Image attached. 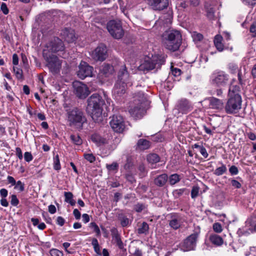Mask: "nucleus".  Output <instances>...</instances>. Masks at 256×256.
Listing matches in <instances>:
<instances>
[{"label":"nucleus","instance_id":"f257e3e1","mask_svg":"<svg viewBox=\"0 0 256 256\" xmlns=\"http://www.w3.org/2000/svg\"><path fill=\"white\" fill-rule=\"evenodd\" d=\"M110 102L111 100L104 92L102 95L94 94L87 100L86 111L95 122H100L103 120L104 108H107L110 105Z\"/></svg>","mask_w":256,"mask_h":256},{"label":"nucleus","instance_id":"f03ea898","mask_svg":"<svg viewBox=\"0 0 256 256\" xmlns=\"http://www.w3.org/2000/svg\"><path fill=\"white\" fill-rule=\"evenodd\" d=\"M162 40L164 46L166 49L176 52L179 49L182 44V37L180 31L169 30L163 34Z\"/></svg>","mask_w":256,"mask_h":256},{"label":"nucleus","instance_id":"7ed1b4c3","mask_svg":"<svg viewBox=\"0 0 256 256\" xmlns=\"http://www.w3.org/2000/svg\"><path fill=\"white\" fill-rule=\"evenodd\" d=\"M132 85V83L130 81L129 74L126 66L124 65L119 70L118 80L114 88V92L120 96L125 93L126 88L128 86H131Z\"/></svg>","mask_w":256,"mask_h":256},{"label":"nucleus","instance_id":"20e7f679","mask_svg":"<svg viewBox=\"0 0 256 256\" xmlns=\"http://www.w3.org/2000/svg\"><path fill=\"white\" fill-rule=\"evenodd\" d=\"M68 120L70 126H76L82 128L84 124L87 122L86 118L82 110L74 108L68 111Z\"/></svg>","mask_w":256,"mask_h":256},{"label":"nucleus","instance_id":"39448f33","mask_svg":"<svg viewBox=\"0 0 256 256\" xmlns=\"http://www.w3.org/2000/svg\"><path fill=\"white\" fill-rule=\"evenodd\" d=\"M165 56L162 55L152 56L144 58V62L140 65V68L144 71L150 70L154 68H160L165 63Z\"/></svg>","mask_w":256,"mask_h":256},{"label":"nucleus","instance_id":"423d86ee","mask_svg":"<svg viewBox=\"0 0 256 256\" xmlns=\"http://www.w3.org/2000/svg\"><path fill=\"white\" fill-rule=\"evenodd\" d=\"M242 104V99L240 94H236L234 96H229L224 106L225 112L228 114H236L241 109Z\"/></svg>","mask_w":256,"mask_h":256},{"label":"nucleus","instance_id":"0eeeda50","mask_svg":"<svg viewBox=\"0 0 256 256\" xmlns=\"http://www.w3.org/2000/svg\"><path fill=\"white\" fill-rule=\"evenodd\" d=\"M138 96L140 98H138V103L136 106L132 107L129 112L130 115L135 118H140L144 115L146 112V110L144 107V102L146 100L144 94L143 92H139L138 93Z\"/></svg>","mask_w":256,"mask_h":256},{"label":"nucleus","instance_id":"6e6552de","mask_svg":"<svg viewBox=\"0 0 256 256\" xmlns=\"http://www.w3.org/2000/svg\"><path fill=\"white\" fill-rule=\"evenodd\" d=\"M106 28L110 34L116 39L121 38L124 34L122 22L120 20H111L106 25Z\"/></svg>","mask_w":256,"mask_h":256},{"label":"nucleus","instance_id":"1a4fd4ad","mask_svg":"<svg viewBox=\"0 0 256 256\" xmlns=\"http://www.w3.org/2000/svg\"><path fill=\"white\" fill-rule=\"evenodd\" d=\"M44 57L46 62V66L49 70L53 74H56L60 72L62 67V62L58 58L53 54L46 56V54L44 53Z\"/></svg>","mask_w":256,"mask_h":256},{"label":"nucleus","instance_id":"9d476101","mask_svg":"<svg viewBox=\"0 0 256 256\" xmlns=\"http://www.w3.org/2000/svg\"><path fill=\"white\" fill-rule=\"evenodd\" d=\"M110 118V124L113 130L118 133L122 132L126 128L122 117L120 115H114Z\"/></svg>","mask_w":256,"mask_h":256},{"label":"nucleus","instance_id":"9b49d317","mask_svg":"<svg viewBox=\"0 0 256 256\" xmlns=\"http://www.w3.org/2000/svg\"><path fill=\"white\" fill-rule=\"evenodd\" d=\"M91 56L95 61H104L107 57V48L104 44H100L93 52Z\"/></svg>","mask_w":256,"mask_h":256},{"label":"nucleus","instance_id":"f8f14e48","mask_svg":"<svg viewBox=\"0 0 256 256\" xmlns=\"http://www.w3.org/2000/svg\"><path fill=\"white\" fill-rule=\"evenodd\" d=\"M93 67L90 66L86 62H82L79 66V70L78 72V76L84 80L86 77L92 76Z\"/></svg>","mask_w":256,"mask_h":256},{"label":"nucleus","instance_id":"ddd939ff","mask_svg":"<svg viewBox=\"0 0 256 256\" xmlns=\"http://www.w3.org/2000/svg\"><path fill=\"white\" fill-rule=\"evenodd\" d=\"M228 80V75L222 71L214 72L212 76V82L219 86H226Z\"/></svg>","mask_w":256,"mask_h":256},{"label":"nucleus","instance_id":"4468645a","mask_svg":"<svg viewBox=\"0 0 256 256\" xmlns=\"http://www.w3.org/2000/svg\"><path fill=\"white\" fill-rule=\"evenodd\" d=\"M170 217L168 222L170 227L175 230L179 228L184 222L182 216L178 213H172Z\"/></svg>","mask_w":256,"mask_h":256},{"label":"nucleus","instance_id":"2eb2a0df","mask_svg":"<svg viewBox=\"0 0 256 256\" xmlns=\"http://www.w3.org/2000/svg\"><path fill=\"white\" fill-rule=\"evenodd\" d=\"M47 48L49 49V50L52 52L63 51L64 49V46L62 41L58 38H54V39L47 44Z\"/></svg>","mask_w":256,"mask_h":256},{"label":"nucleus","instance_id":"dca6fc26","mask_svg":"<svg viewBox=\"0 0 256 256\" xmlns=\"http://www.w3.org/2000/svg\"><path fill=\"white\" fill-rule=\"evenodd\" d=\"M76 95L80 98H86L89 94L87 86L82 82H76L74 84Z\"/></svg>","mask_w":256,"mask_h":256},{"label":"nucleus","instance_id":"f3484780","mask_svg":"<svg viewBox=\"0 0 256 256\" xmlns=\"http://www.w3.org/2000/svg\"><path fill=\"white\" fill-rule=\"evenodd\" d=\"M198 238L196 234H193L188 236L184 242L182 248L184 251H188L194 249Z\"/></svg>","mask_w":256,"mask_h":256},{"label":"nucleus","instance_id":"a211bd4d","mask_svg":"<svg viewBox=\"0 0 256 256\" xmlns=\"http://www.w3.org/2000/svg\"><path fill=\"white\" fill-rule=\"evenodd\" d=\"M177 108L178 111L183 114H188L192 110L190 102L186 99H182L178 102Z\"/></svg>","mask_w":256,"mask_h":256},{"label":"nucleus","instance_id":"6ab92c4d","mask_svg":"<svg viewBox=\"0 0 256 256\" xmlns=\"http://www.w3.org/2000/svg\"><path fill=\"white\" fill-rule=\"evenodd\" d=\"M148 3L154 10H162L168 6V0H148Z\"/></svg>","mask_w":256,"mask_h":256},{"label":"nucleus","instance_id":"aec40b11","mask_svg":"<svg viewBox=\"0 0 256 256\" xmlns=\"http://www.w3.org/2000/svg\"><path fill=\"white\" fill-rule=\"evenodd\" d=\"M61 35L65 40L68 43L74 42L76 38L74 31L72 28H65L62 30Z\"/></svg>","mask_w":256,"mask_h":256},{"label":"nucleus","instance_id":"412c9836","mask_svg":"<svg viewBox=\"0 0 256 256\" xmlns=\"http://www.w3.org/2000/svg\"><path fill=\"white\" fill-rule=\"evenodd\" d=\"M208 100L210 107L212 109L222 110L224 108L222 100L214 97H210L208 98Z\"/></svg>","mask_w":256,"mask_h":256},{"label":"nucleus","instance_id":"4be33fe9","mask_svg":"<svg viewBox=\"0 0 256 256\" xmlns=\"http://www.w3.org/2000/svg\"><path fill=\"white\" fill-rule=\"evenodd\" d=\"M151 146V142L144 138H140L138 140L136 146V149L139 150H148Z\"/></svg>","mask_w":256,"mask_h":256},{"label":"nucleus","instance_id":"5701e85b","mask_svg":"<svg viewBox=\"0 0 256 256\" xmlns=\"http://www.w3.org/2000/svg\"><path fill=\"white\" fill-rule=\"evenodd\" d=\"M168 180V176L166 174H163L157 176L154 179V184L158 186H164Z\"/></svg>","mask_w":256,"mask_h":256},{"label":"nucleus","instance_id":"b1692460","mask_svg":"<svg viewBox=\"0 0 256 256\" xmlns=\"http://www.w3.org/2000/svg\"><path fill=\"white\" fill-rule=\"evenodd\" d=\"M91 140L98 146H101L107 143L106 140L97 133L92 134Z\"/></svg>","mask_w":256,"mask_h":256},{"label":"nucleus","instance_id":"393cba45","mask_svg":"<svg viewBox=\"0 0 256 256\" xmlns=\"http://www.w3.org/2000/svg\"><path fill=\"white\" fill-rule=\"evenodd\" d=\"M118 218L122 227H126L129 226L131 222L128 216L123 212H120L118 214Z\"/></svg>","mask_w":256,"mask_h":256},{"label":"nucleus","instance_id":"a878e982","mask_svg":"<svg viewBox=\"0 0 256 256\" xmlns=\"http://www.w3.org/2000/svg\"><path fill=\"white\" fill-rule=\"evenodd\" d=\"M173 196L175 198H179L189 194V190L186 188L176 189L172 192Z\"/></svg>","mask_w":256,"mask_h":256},{"label":"nucleus","instance_id":"bb28decb","mask_svg":"<svg viewBox=\"0 0 256 256\" xmlns=\"http://www.w3.org/2000/svg\"><path fill=\"white\" fill-rule=\"evenodd\" d=\"M209 239L212 244L218 246L222 245L224 242L222 238L216 234L210 235Z\"/></svg>","mask_w":256,"mask_h":256},{"label":"nucleus","instance_id":"cd10ccee","mask_svg":"<svg viewBox=\"0 0 256 256\" xmlns=\"http://www.w3.org/2000/svg\"><path fill=\"white\" fill-rule=\"evenodd\" d=\"M240 89L239 86L230 83L228 90V96H234L236 94H240Z\"/></svg>","mask_w":256,"mask_h":256},{"label":"nucleus","instance_id":"c85d7f7f","mask_svg":"<svg viewBox=\"0 0 256 256\" xmlns=\"http://www.w3.org/2000/svg\"><path fill=\"white\" fill-rule=\"evenodd\" d=\"M101 73L104 75L106 77L112 74L113 71V68L110 64H104L101 70Z\"/></svg>","mask_w":256,"mask_h":256},{"label":"nucleus","instance_id":"c756f323","mask_svg":"<svg viewBox=\"0 0 256 256\" xmlns=\"http://www.w3.org/2000/svg\"><path fill=\"white\" fill-rule=\"evenodd\" d=\"M220 166L217 168L214 172V174L216 176H220L225 174L227 171V168L222 162H219Z\"/></svg>","mask_w":256,"mask_h":256},{"label":"nucleus","instance_id":"7c9ffc66","mask_svg":"<svg viewBox=\"0 0 256 256\" xmlns=\"http://www.w3.org/2000/svg\"><path fill=\"white\" fill-rule=\"evenodd\" d=\"M146 160L150 164H155L160 161V158L158 154L152 153L147 156Z\"/></svg>","mask_w":256,"mask_h":256},{"label":"nucleus","instance_id":"2f4dec72","mask_svg":"<svg viewBox=\"0 0 256 256\" xmlns=\"http://www.w3.org/2000/svg\"><path fill=\"white\" fill-rule=\"evenodd\" d=\"M64 201L68 203H69L72 206H74L76 204V201L73 199V194L71 192H64Z\"/></svg>","mask_w":256,"mask_h":256},{"label":"nucleus","instance_id":"473e14b6","mask_svg":"<svg viewBox=\"0 0 256 256\" xmlns=\"http://www.w3.org/2000/svg\"><path fill=\"white\" fill-rule=\"evenodd\" d=\"M192 148H196L198 149L201 154L204 158H208V154L207 152V151L206 149V148L202 145V144H195L192 146Z\"/></svg>","mask_w":256,"mask_h":256},{"label":"nucleus","instance_id":"72a5a7b5","mask_svg":"<svg viewBox=\"0 0 256 256\" xmlns=\"http://www.w3.org/2000/svg\"><path fill=\"white\" fill-rule=\"evenodd\" d=\"M149 226L146 222H143L141 226L138 229V234H146L148 232Z\"/></svg>","mask_w":256,"mask_h":256},{"label":"nucleus","instance_id":"f704fd0d","mask_svg":"<svg viewBox=\"0 0 256 256\" xmlns=\"http://www.w3.org/2000/svg\"><path fill=\"white\" fill-rule=\"evenodd\" d=\"M222 39V36H216L214 40V45L217 50L220 52H222L224 50V46L221 42Z\"/></svg>","mask_w":256,"mask_h":256},{"label":"nucleus","instance_id":"c9c22d12","mask_svg":"<svg viewBox=\"0 0 256 256\" xmlns=\"http://www.w3.org/2000/svg\"><path fill=\"white\" fill-rule=\"evenodd\" d=\"M147 208V205L144 203L138 202L136 204L134 207V210L138 212H140L142 210H145Z\"/></svg>","mask_w":256,"mask_h":256},{"label":"nucleus","instance_id":"e433bc0d","mask_svg":"<svg viewBox=\"0 0 256 256\" xmlns=\"http://www.w3.org/2000/svg\"><path fill=\"white\" fill-rule=\"evenodd\" d=\"M92 244L93 246L94 252L98 255H101L100 251V246L98 242V240L96 238L92 240Z\"/></svg>","mask_w":256,"mask_h":256},{"label":"nucleus","instance_id":"4c0bfd02","mask_svg":"<svg viewBox=\"0 0 256 256\" xmlns=\"http://www.w3.org/2000/svg\"><path fill=\"white\" fill-rule=\"evenodd\" d=\"M72 142L75 144L80 146L82 144V140L78 134H72L70 136Z\"/></svg>","mask_w":256,"mask_h":256},{"label":"nucleus","instance_id":"58836bf2","mask_svg":"<svg viewBox=\"0 0 256 256\" xmlns=\"http://www.w3.org/2000/svg\"><path fill=\"white\" fill-rule=\"evenodd\" d=\"M180 180V176L176 174H172L169 177V182L171 185H174Z\"/></svg>","mask_w":256,"mask_h":256},{"label":"nucleus","instance_id":"ea45409f","mask_svg":"<svg viewBox=\"0 0 256 256\" xmlns=\"http://www.w3.org/2000/svg\"><path fill=\"white\" fill-rule=\"evenodd\" d=\"M13 71L16 78L18 80L22 79L23 78L22 70L17 66L13 67Z\"/></svg>","mask_w":256,"mask_h":256},{"label":"nucleus","instance_id":"a19ab883","mask_svg":"<svg viewBox=\"0 0 256 256\" xmlns=\"http://www.w3.org/2000/svg\"><path fill=\"white\" fill-rule=\"evenodd\" d=\"M138 170L139 171V176L140 178H144L146 175L147 171L144 164H140L139 165Z\"/></svg>","mask_w":256,"mask_h":256},{"label":"nucleus","instance_id":"79ce46f5","mask_svg":"<svg viewBox=\"0 0 256 256\" xmlns=\"http://www.w3.org/2000/svg\"><path fill=\"white\" fill-rule=\"evenodd\" d=\"M54 168L56 170H59L61 168L58 154L56 155L54 158Z\"/></svg>","mask_w":256,"mask_h":256},{"label":"nucleus","instance_id":"37998d69","mask_svg":"<svg viewBox=\"0 0 256 256\" xmlns=\"http://www.w3.org/2000/svg\"><path fill=\"white\" fill-rule=\"evenodd\" d=\"M192 36L193 40L195 42H198L201 41L203 39V36L200 33H198L196 32H194L192 34Z\"/></svg>","mask_w":256,"mask_h":256},{"label":"nucleus","instance_id":"c03bdc74","mask_svg":"<svg viewBox=\"0 0 256 256\" xmlns=\"http://www.w3.org/2000/svg\"><path fill=\"white\" fill-rule=\"evenodd\" d=\"M89 227L93 228L94 231L96 233V236H98L100 234V231L98 226L94 222H90L89 224Z\"/></svg>","mask_w":256,"mask_h":256},{"label":"nucleus","instance_id":"a18cd8bd","mask_svg":"<svg viewBox=\"0 0 256 256\" xmlns=\"http://www.w3.org/2000/svg\"><path fill=\"white\" fill-rule=\"evenodd\" d=\"M112 240H114L117 246L120 250H122L124 248V244L121 240L120 235L118 236L112 238Z\"/></svg>","mask_w":256,"mask_h":256},{"label":"nucleus","instance_id":"49530a36","mask_svg":"<svg viewBox=\"0 0 256 256\" xmlns=\"http://www.w3.org/2000/svg\"><path fill=\"white\" fill-rule=\"evenodd\" d=\"M200 188L198 186H194L192 187L191 191V196L192 198L194 199L196 198L199 193Z\"/></svg>","mask_w":256,"mask_h":256},{"label":"nucleus","instance_id":"de8ad7c7","mask_svg":"<svg viewBox=\"0 0 256 256\" xmlns=\"http://www.w3.org/2000/svg\"><path fill=\"white\" fill-rule=\"evenodd\" d=\"M50 254L51 256H63V252L56 249V248H52L50 250Z\"/></svg>","mask_w":256,"mask_h":256},{"label":"nucleus","instance_id":"09e8293b","mask_svg":"<svg viewBox=\"0 0 256 256\" xmlns=\"http://www.w3.org/2000/svg\"><path fill=\"white\" fill-rule=\"evenodd\" d=\"M106 167L109 171H114L118 170V163L114 162L110 164H106Z\"/></svg>","mask_w":256,"mask_h":256},{"label":"nucleus","instance_id":"8fccbe9b","mask_svg":"<svg viewBox=\"0 0 256 256\" xmlns=\"http://www.w3.org/2000/svg\"><path fill=\"white\" fill-rule=\"evenodd\" d=\"M10 204L14 206H17L19 204V200L15 194H12L10 196Z\"/></svg>","mask_w":256,"mask_h":256},{"label":"nucleus","instance_id":"3c124183","mask_svg":"<svg viewBox=\"0 0 256 256\" xmlns=\"http://www.w3.org/2000/svg\"><path fill=\"white\" fill-rule=\"evenodd\" d=\"M228 69L230 72L232 74H236L238 70V66L234 64H228Z\"/></svg>","mask_w":256,"mask_h":256},{"label":"nucleus","instance_id":"603ef678","mask_svg":"<svg viewBox=\"0 0 256 256\" xmlns=\"http://www.w3.org/2000/svg\"><path fill=\"white\" fill-rule=\"evenodd\" d=\"M84 158L90 162H93L96 160L95 156L92 154H84Z\"/></svg>","mask_w":256,"mask_h":256},{"label":"nucleus","instance_id":"864d4df0","mask_svg":"<svg viewBox=\"0 0 256 256\" xmlns=\"http://www.w3.org/2000/svg\"><path fill=\"white\" fill-rule=\"evenodd\" d=\"M229 172L232 176L236 175L238 173V168L235 166H232L229 168Z\"/></svg>","mask_w":256,"mask_h":256},{"label":"nucleus","instance_id":"5fc2aeb1","mask_svg":"<svg viewBox=\"0 0 256 256\" xmlns=\"http://www.w3.org/2000/svg\"><path fill=\"white\" fill-rule=\"evenodd\" d=\"M213 229L216 232L219 233L222 231L221 224L218 222H216L213 224Z\"/></svg>","mask_w":256,"mask_h":256},{"label":"nucleus","instance_id":"6e6d98bb","mask_svg":"<svg viewBox=\"0 0 256 256\" xmlns=\"http://www.w3.org/2000/svg\"><path fill=\"white\" fill-rule=\"evenodd\" d=\"M24 158L26 162H30L33 159V156L30 152H26L24 154Z\"/></svg>","mask_w":256,"mask_h":256},{"label":"nucleus","instance_id":"4d7b16f0","mask_svg":"<svg viewBox=\"0 0 256 256\" xmlns=\"http://www.w3.org/2000/svg\"><path fill=\"white\" fill-rule=\"evenodd\" d=\"M231 182V184L232 186L236 188H240L242 186L241 184L238 182V180L232 179L230 180Z\"/></svg>","mask_w":256,"mask_h":256},{"label":"nucleus","instance_id":"13d9d810","mask_svg":"<svg viewBox=\"0 0 256 256\" xmlns=\"http://www.w3.org/2000/svg\"><path fill=\"white\" fill-rule=\"evenodd\" d=\"M16 185L14 188H18L20 192H22L24 190V184L21 181L18 180L17 182H16Z\"/></svg>","mask_w":256,"mask_h":256},{"label":"nucleus","instance_id":"bf43d9fd","mask_svg":"<svg viewBox=\"0 0 256 256\" xmlns=\"http://www.w3.org/2000/svg\"><path fill=\"white\" fill-rule=\"evenodd\" d=\"M250 31L253 34V36H256V22H253L250 26Z\"/></svg>","mask_w":256,"mask_h":256},{"label":"nucleus","instance_id":"052dcab7","mask_svg":"<svg viewBox=\"0 0 256 256\" xmlns=\"http://www.w3.org/2000/svg\"><path fill=\"white\" fill-rule=\"evenodd\" d=\"M0 10L2 12L3 14H8V13L9 12V10L7 7L6 4L4 2H2V4L1 6H0Z\"/></svg>","mask_w":256,"mask_h":256},{"label":"nucleus","instance_id":"680f3d73","mask_svg":"<svg viewBox=\"0 0 256 256\" xmlns=\"http://www.w3.org/2000/svg\"><path fill=\"white\" fill-rule=\"evenodd\" d=\"M110 232L112 238L120 235L117 228L114 227L111 228Z\"/></svg>","mask_w":256,"mask_h":256},{"label":"nucleus","instance_id":"e2e57ef3","mask_svg":"<svg viewBox=\"0 0 256 256\" xmlns=\"http://www.w3.org/2000/svg\"><path fill=\"white\" fill-rule=\"evenodd\" d=\"M207 16L210 20L214 18V12L212 8H210L208 10Z\"/></svg>","mask_w":256,"mask_h":256},{"label":"nucleus","instance_id":"0e129e2a","mask_svg":"<svg viewBox=\"0 0 256 256\" xmlns=\"http://www.w3.org/2000/svg\"><path fill=\"white\" fill-rule=\"evenodd\" d=\"M126 178L130 183L132 184L136 182L134 176L130 174H128L126 176Z\"/></svg>","mask_w":256,"mask_h":256},{"label":"nucleus","instance_id":"69168bd1","mask_svg":"<svg viewBox=\"0 0 256 256\" xmlns=\"http://www.w3.org/2000/svg\"><path fill=\"white\" fill-rule=\"evenodd\" d=\"M64 223H65V220L62 216H59L57 218L56 224L58 225L62 226H64Z\"/></svg>","mask_w":256,"mask_h":256},{"label":"nucleus","instance_id":"338daca9","mask_svg":"<svg viewBox=\"0 0 256 256\" xmlns=\"http://www.w3.org/2000/svg\"><path fill=\"white\" fill-rule=\"evenodd\" d=\"M238 77L239 84L240 85L244 84V81L242 78V72L240 70H238Z\"/></svg>","mask_w":256,"mask_h":256},{"label":"nucleus","instance_id":"774afa93","mask_svg":"<svg viewBox=\"0 0 256 256\" xmlns=\"http://www.w3.org/2000/svg\"><path fill=\"white\" fill-rule=\"evenodd\" d=\"M246 4L249 6H254L256 4V0H242Z\"/></svg>","mask_w":256,"mask_h":256}]
</instances>
